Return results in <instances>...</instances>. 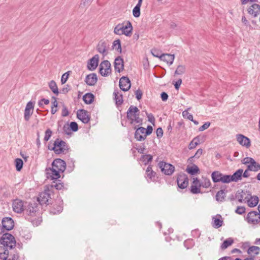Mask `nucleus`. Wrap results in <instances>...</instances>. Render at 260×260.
<instances>
[{
  "mask_svg": "<svg viewBox=\"0 0 260 260\" xmlns=\"http://www.w3.org/2000/svg\"><path fill=\"white\" fill-rule=\"evenodd\" d=\"M68 73L69 72H67L62 75L61 78V82L62 84H64L67 82L69 76V74Z\"/></svg>",
  "mask_w": 260,
  "mask_h": 260,
  "instance_id": "e2e57ef3",
  "label": "nucleus"
},
{
  "mask_svg": "<svg viewBox=\"0 0 260 260\" xmlns=\"http://www.w3.org/2000/svg\"><path fill=\"white\" fill-rule=\"evenodd\" d=\"M51 186L55 187V188L57 190H61L63 188L64 185L62 183L53 182V183L52 184Z\"/></svg>",
  "mask_w": 260,
  "mask_h": 260,
  "instance_id": "6e6d98bb",
  "label": "nucleus"
},
{
  "mask_svg": "<svg viewBox=\"0 0 260 260\" xmlns=\"http://www.w3.org/2000/svg\"><path fill=\"white\" fill-rule=\"evenodd\" d=\"M92 0H82L80 4V7H88L91 3Z\"/></svg>",
  "mask_w": 260,
  "mask_h": 260,
  "instance_id": "4d7b16f0",
  "label": "nucleus"
},
{
  "mask_svg": "<svg viewBox=\"0 0 260 260\" xmlns=\"http://www.w3.org/2000/svg\"><path fill=\"white\" fill-rule=\"evenodd\" d=\"M221 218V216L220 215H217L216 217H213L212 218L213 220V226L215 228H218L222 226L223 221L220 219Z\"/></svg>",
  "mask_w": 260,
  "mask_h": 260,
  "instance_id": "473e14b6",
  "label": "nucleus"
},
{
  "mask_svg": "<svg viewBox=\"0 0 260 260\" xmlns=\"http://www.w3.org/2000/svg\"><path fill=\"white\" fill-rule=\"evenodd\" d=\"M145 128L140 127L137 128L135 133V138L139 141H144L146 138Z\"/></svg>",
  "mask_w": 260,
  "mask_h": 260,
  "instance_id": "5701e85b",
  "label": "nucleus"
},
{
  "mask_svg": "<svg viewBox=\"0 0 260 260\" xmlns=\"http://www.w3.org/2000/svg\"><path fill=\"white\" fill-rule=\"evenodd\" d=\"M246 221L251 224H256L260 222V214L256 211L249 212L245 217Z\"/></svg>",
  "mask_w": 260,
  "mask_h": 260,
  "instance_id": "0eeeda50",
  "label": "nucleus"
},
{
  "mask_svg": "<svg viewBox=\"0 0 260 260\" xmlns=\"http://www.w3.org/2000/svg\"><path fill=\"white\" fill-rule=\"evenodd\" d=\"M70 128L73 132H77L78 129V124L76 122H71L70 123V126L68 125H64L63 129L64 132L66 134H68L69 133H68L67 131L69 130Z\"/></svg>",
  "mask_w": 260,
  "mask_h": 260,
  "instance_id": "c756f323",
  "label": "nucleus"
},
{
  "mask_svg": "<svg viewBox=\"0 0 260 260\" xmlns=\"http://www.w3.org/2000/svg\"><path fill=\"white\" fill-rule=\"evenodd\" d=\"M147 116L148 118V120L153 125H154L155 118L153 114L151 113H147Z\"/></svg>",
  "mask_w": 260,
  "mask_h": 260,
  "instance_id": "680f3d73",
  "label": "nucleus"
},
{
  "mask_svg": "<svg viewBox=\"0 0 260 260\" xmlns=\"http://www.w3.org/2000/svg\"><path fill=\"white\" fill-rule=\"evenodd\" d=\"M50 198L49 190H45L40 193L39 197L37 198V201L41 205L46 204H49L48 202Z\"/></svg>",
  "mask_w": 260,
  "mask_h": 260,
  "instance_id": "ddd939ff",
  "label": "nucleus"
},
{
  "mask_svg": "<svg viewBox=\"0 0 260 260\" xmlns=\"http://www.w3.org/2000/svg\"><path fill=\"white\" fill-rule=\"evenodd\" d=\"M49 87L54 94L56 95L58 94V89L56 82L54 80H52L49 83Z\"/></svg>",
  "mask_w": 260,
  "mask_h": 260,
  "instance_id": "4c0bfd02",
  "label": "nucleus"
},
{
  "mask_svg": "<svg viewBox=\"0 0 260 260\" xmlns=\"http://www.w3.org/2000/svg\"><path fill=\"white\" fill-rule=\"evenodd\" d=\"M248 196H250V194L249 193V192L244 191L240 189L238 190L236 193L235 198L237 199L240 203H242L243 201L246 202L247 199L248 198Z\"/></svg>",
  "mask_w": 260,
  "mask_h": 260,
  "instance_id": "6ab92c4d",
  "label": "nucleus"
},
{
  "mask_svg": "<svg viewBox=\"0 0 260 260\" xmlns=\"http://www.w3.org/2000/svg\"><path fill=\"white\" fill-rule=\"evenodd\" d=\"M114 68L116 72L120 73L124 69L123 59L120 57L118 56L114 60Z\"/></svg>",
  "mask_w": 260,
  "mask_h": 260,
  "instance_id": "b1692460",
  "label": "nucleus"
},
{
  "mask_svg": "<svg viewBox=\"0 0 260 260\" xmlns=\"http://www.w3.org/2000/svg\"><path fill=\"white\" fill-rule=\"evenodd\" d=\"M151 53L153 55V56L158 57L160 59V56H161L162 54H161V52L157 49H153L151 50Z\"/></svg>",
  "mask_w": 260,
  "mask_h": 260,
  "instance_id": "13d9d810",
  "label": "nucleus"
},
{
  "mask_svg": "<svg viewBox=\"0 0 260 260\" xmlns=\"http://www.w3.org/2000/svg\"><path fill=\"white\" fill-rule=\"evenodd\" d=\"M133 26L129 21H127L126 24L124 23L118 24L114 29V32L118 35H125L129 36L132 34Z\"/></svg>",
  "mask_w": 260,
  "mask_h": 260,
  "instance_id": "f03ea898",
  "label": "nucleus"
},
{
  "mask_svg": "<svg viewBox=\"0 0 260 260\" xmlns=\"http://www.w3.org/2000/svg\"><path fill=\"white\" fill-rule=\"evenodd\" d=\"M98 78L96 74L91 73L86 76L85 80L86 83L89 86H93L97 82Z\"/></svg>",
  "mask_w": 260,
  "mask_h": 260,
  "instance_id": "a878e982",
  "label": "nucleus"
},
{
  "mask_svg": "<svg viewBox=\"0 0 260 260\" xmlns=\"http://www.w3.org/2000/svg\"><path fill=\"white\" fill-rule=\"evenodd\" d=\"M94 96L91 93H86L83 96V100L86 104H90L92 103L94 100Z\"/></svg>",
  "mask_w": 260,
  "mask_h": 260,
  "instance_id": "e433bc0d",
  "label": "nucleus"
},
{
  "mask_svg": "<svg viewBox=\"0 0 260 260\" xmlns=\"http://www.w3.org/2000/svg\"><path fill=\"white\" fill-rule=\"evenodd\" d=\"M60 172L52 167V168L46 169V176L51 180H57L60 178Z\"/></svg>",
  "mask_w": 260,
  "mask_h": 260,
  "instance_id": "2eb2a0df",
  "label": "nucleus"
},
{
  "mask_svg": "<svg viewBox=\"0 0 260 260\" xmlns=\"http://www.w3.org/2000/svg\"><path fill=\"white\" fill-rule=\"evenodd\" d=\"M135 94L136 95L137 99L138 100H140L142 98L143 92L141 90L138 89L136 91Z\"/></svg>",
  "mask_w": 260,
  "mask_h": 260,
  "instance_id": "338daca9",
  "label": "nucleus"
},
{
  "mask_svg": "<svg viewBox=\"0 0 260 260\" xmlns=\"http://www.w3.org/2000/svg\"><path fill=\"white\" fill-rule=\"evenodd\" d=\"M234 242V240L232 238H229L225 240L222 245H221V248L222 249H225L227 248L229 246L231 245Z\"/></svg>",
  "mask_w": 260,
  "mask_h": 260,
  "instance_id": "79ce46f5",
  "label": "nucleus"
},
{
  "mask_svg": "<svg viewBox=\"0 0 260 260\" xmlns=\"http://www.w3.org/2000/svg\"><path fill=\"white\" fill-rule=\"evenodd\" d=\"M113 48H115V49L117 51H118L120 52H121V43H120V41L119 40H116L113 42Z\"/></svg>",
  "mask_w": 260,
  "mask_h": 260,
  "instance_id": "de8ad7c7",
  "label": "nucleus"
},
{
  "mask_svg": "<svg viewBox=\"0 0 260 260\" xmlns=\"http://www.w3.org/2000/svg\"><path fill=\"white\" fill-rule=\"evenodd\" d=\"M52 131L50 129L48 128L45 131V136L44 138V141H45V142L48 141L51 138V137L52 136Z\"/></svg>",
  "mask_w": 260,
  "mask_h": 260,
  "instance_id": "3c124183",
  "label": "nucleus"
},
{
  "mask_svg": "<svg viewBox=\"0 0 260 260\" xmlns=\"http://www.w3.org/2000/svg\"><path fill=\"white\" fill-rule=\"evenodd\" d=\"M211 185V182L209 179L207 178L203 177L202 180L201 182V187L202 186L204 188H208Z\"/></svg>",
  "mask_w": 260,
  "mask_h": 260,
  "instance_id": "a18cd8bd",
  "label": "nucleus"
},
{
  "mask_svg": "<svg viewBox=\"0 0 260 260\" xmlns=\"http://www.w3.org/2000/svg\"><path fill=\"white\" fill-rule=\"evenodd\" d=\"M222 174L218 171H214L212 173L211 177L214 182L221 181Z\"/></svg>",
  "mask_w": 260,
  "mask_h": 260,
  "instance_id": "72a5a7b5",
  "label": "nucleus"
},
{
  "mask_svg": "<svg viewBox=\"0 0 260 260\" xmlns=\"http://www.w3.org/2000/svg\"><path fill=\"white\" fill-rule=\"evenodd\" d=\"M52 166L54 168L62 173L66 169V162L60 158L55 159L52 163Z\"/></svg>",
  "mask_w": 260,
  "mask_h": 260,
  "instance_id": "4468645a",
  "label": "nucleus"
},
{
  "mask_svg": "<svg viewBox=\"0 0 260 260\" xmlns=\"http://www.w3.org/2000/svg\"><path fill=\"white\" fill-rule=\"evenodd\" d=\"M2 226L0 225V234L4 233L5 230L10 231L12 230L14 226L13 219L11 217H5L2 219Z\"/></svg>",
  "mask_w": 260,
  "mask_h": 260,
  "instance_id": "423d86ee",
  "label": "nucleus"
},
{
  "mask_svg": "<svg viewBox=\"0 0 260 260\" xmlns=\"http://www.w3.org/2000/svg\"><path fill=\"white\" fill-rule=\"evenodd\" d=\"M186 171L191 175H195L200 172L198 167L196 165H193L191 167H187Z\"/></svg>",
  "mask_w": 260,
  "mask_h": 260,
  "instance_id": "f704fd0d",
  "label": "nucleus"
},
{
  "mask_svg": "<svg viewBox=\"0 0 260 260\" xmlns=\"http://www.w3.org/2000/svg\"><path fill=\"white\" fill-rule=\"evenodd\" d=\"M245 212V208L243 206H238L236 210H235V212L238 214H242Z\"/></svg>",
  "mask_w": 260,
  "mask_h": 260,
  "instance_id": "bf43d9fd",
  "label": "nucleus"
},
{
  "mask_svg": "<svg viewBox=\"0 0 260 260\" xmlns=\"http://www.w3.org/2000/svg\"><path fill=\"white\" fill-rule=\"evenodd\" d=\"M16 170L20 171L23 167V161L21 158H16L15 160Z\"/></svg>",
  "mask_w": 260,
  "mask_h": 260,
  "instance_id": "49530a36",
  "label": "nucleus"
},
{
  "mask_svg": "<svg viewBox=\"0 0 260 260\" xmlns=\"http://www.w3.org/2000/svg\"><path fill=\"white\" fill-rule=\"evenodd\" d=\"M146 178H149L151 180L154 177L155 173L152 170V167L149 166L146 170Z\"/></svg>",
  "mask_w": 260,
  "mask_h": 260,
  "instance_id": "58836bf2",
  "label": "nucleus"
},
{
  "mask_svg": "<svg viewBox=\"0 0 260 260\" xmlns=\"http://www.w3.org/2000/svg\"><path fill=\"white\" fill-rule=\"evenodd\" d=\"M236 139L241 145L245 146L246 148H249L250 146V139L245 136L242 134H237L236 135Z\"/></svg>",
  "mask_w": 260,
  "mask_h": 260,
  "instance_id": "a211bd4d",
  "label": "nucleus"
},
{
  "mask_svg": "<svg viewBox=\"0 0 260 260\" xmlns=\"http://www.w3.org/2000/svg\"><path fill=\"white\" fill-rule=\"evenodd\" d=\"M186 68L183 65H179L175 72V75H182L184 74L185 72Z\"/></svg>",
  "mask_w": 260,
  "mask_h": 260,
  "instance_id": "c03bdc74",
  "label": "nucleus"
},
{
  "mask_svg": "<svg viewBox=\"0 0 260 260\" xmlns=\"http://www.w3.org/2000/svg\"><path fill=\"white\" fill-rule=\"evenodd\" d=\"M77 116L78 119L84 123H87L90 120V116L88 114V112L85 110L81 109L78 110Z\"/></svg>",
  "mask_w": 260,
  "mask_h": 260,
  "instance_id": "412c9836",
  "label": "nucleus"
},
{
  "mask_svg": "<svg viewBox=\"0 0 260 260\" xmlns=\"http://www.w3.org/2000/svg\"><path fill=\"white\" fill-rule=\"evenodd\" d=\"M253 158L251 157H247L244 158L242 160V162L245 165H250L252 161H253Z\"/></svg>",
  "mask_w": 260,
  "mask_h": 260,
  "instance_id": "69168bd1",
  "label": "nucleus"
},
{
  "mask_svg": "<svg viewBox=\"0 0 260 260\" xmlns=\"http://www.w3.org/2000/svg\"><path fill=\"white\" fill-rule=\"evenodd\" d=\"M53 145L52 150H53L55 153L57 154L65 153L68 150V146L67 145L66 143L58 139H57L54 141Z\"/></svg>",
  "mask_w": 260,
  "mask_h": 260,
  "instance_id": "39448f33",
  "label": "nucleus"
},
{
  "mask_svg": "<svg viewBox=\"0 0 260 260\" xmlns=\"http://www.w3.org/2000/svg\"><path fill=\"white\" fill-rule=\"evenodd\" d=\"M247 11L249 15L255 18L260 13V5L257 4H253L249 7Z\"/></svg>",
  "mask_w": 260,
  "mask_h": 260,
  "instance_id": "aec40b11",
  "label": "nucleus"
},
{
  "mask_svg": "<svg viewBox=\"0 0 260 260\" xmlns=\"http://www.w3.org/2000/svg\"><path fill=\"white\" fill-rule=\"evenodd\" d=\"M40 206L36 203H29L26 209V219L34 226H38L42 221Z\"/></svg>",
  "mask_w": 260,
  "mask_h": 260,
  "instance_id": "f257e3e1",
  "label": "nucleus"
},
{
  "mask_svg": "<svg viewBox=\"0 0 260 260\" xmlns=\"http://www.w3.org/2000/svg\"><path fill=\"white\" fill-rule=\"evenodd\" d=\"M199 139L198 137L194 138L189 144V149L191 150L194 148L197 145L199 144Z\"/></svg>",
  "mask_w": 260,
  "mask_h": 260,
  "instance_id": "37998d69",
  "label": "nucleus"
},
{
  "mask_svg": "<svg viewBox=\"0 0 260 260\" xmlns=\"http://www.w3.org/2000/svg\"><path fill=\"white\" fill-rule=\"evenodd\" d=\"M13 209L17 213H22L24 211L23 202L20 200H15L13 203Z\"/></svg>",
  "mask_w": 260,
  "mask_h": 260,
  "instance_id": "4be33fe9",
  "label": "nucleus"
},
{
  "mask_svg": "<svg viewBox=\"0 0 260 260\" xmlns=\"http://www.w3.org/2000/svg\"><path fill=\"white\" fill-rule=\"evenodd\" d=\"M111 64L108 60H104L100 65V73L103 76H107L111 73Z\"/></svg>",
  "mask_w": 260,
  "mask_h": 260,
  "instance_id": "9b49d317",
  "label": "nucleus"
},
{
  "mask_svg": "<svg viewBox=\"0 0 260 260\" xmlns=\"http://www.w3.org/2000/svg\"><path fill=\"white\" fill-rule=\"evenodd\" d=\"M1 244L3 245L1 247H5L6 249H11L16 246V241L14 237L9 234H4L1 238L0 240Z\"/></svg>",
  "mask_w": 260,
  "mask_h": 260,
  "instance_id": "7ed1b4c3",
  "label": "nucleus"
},
{
  "mask_svg": "<svg viewBox=\"0 0 260 260\" xmlns=\"http://www.w3.org/2000/svg\"><path fill=\"white\" fill-rule=\"evenodd\" d=\"M113 94L115 96L116 104L117 105H121L123 103L122 95L121 94H119L118 92H116L115 91L114 92Z\"/></svg>",
  "mask_w": 260,
  "mask_h": 260,
  "instance_id": "ea45409f",
  "label": "nucleus"
},
{
  "mask_svg": "<svg viewBox=\"0 0 260 260\" xmlns=\"http://www.w3.org/2000/svg\"><path fill=\"white\" fill-rule=\"evenodd\" d=\"M231 177L230 175H223L222 174L221 182L224 183H228L232 182Z\"/></svg>",
  "mask_w": 260,
  "mask_h": 260,
  "instance_id": "8fccbe9b",
  "label": "nucleus"
},
{
  "mask_svg": "<svg viewBox=\"0 0 260 260\" xmlns=\"http://www.w3.org/2000/svg\"><path fill=\"white\" fill-rule=\"evenodd\" d=\"M34 108V104L31 102H28L24 110V118L26 121H28L30 116L32 114Z\"/></svg>",
  "mask_w": 260,
  "mask_h": 260,
  "instance_id": "f3484780",
  "label": "nucleus"
},
{
  "mask_svg": "<svg viewBox=\"0 0 260 260\" xmlns=\"http://www.w3.org/2000/svg\"><path fill=\"white\" fill-rule=\"evenodd\" d=\"M247 168L248 170H250L251 171L257 172L260 170V164L256 162L253 159L251 163L247 165Z\"/></svg>",
  "mask_w": 260,
  "mask_h": 260,
  "instance_id": "2f4dec72",
  "label": "nucleus"
},
{
  "mask_svg": "<svg viewBox=\"0 0 260 260\" xmlns=\"http://www.w3.org/2000/svg\"><path fill=\"white\" fill-rule=\"evenodd\" d=\"M177 183L178 187L181 189L186 188L188 185V178L184 173H179L177 178Z\"/></svg>",
  "mask_w": 260,
  "mask_h": 260,
  "instance_id": "9d476101",
  "label": "nucleus"
},
{
  "mask_svg": "<svg viewBox=\"0 0 260 260\" xmlns=\"http://www.w3.org/2000/svg\"><path fill=\"white\" fill-rule=\"evenodd\" d=\"M131 86V81L128 77L123 76L120 79L119 87L122 90L124 91H128L130 89Z\"/></svg>",
  "mask_w": 260,
  "mask_h": 260,
  "instance_id": "dca6fc26",
  "label": "nucleus"
},
{
  "mask_svg": "<svg viewBox=\"0 0 260 260\" xmlns=\"http://www.w3.org/2000/svg\"><path fill=\"white\" fill-rule=\"evenodd\" d=\"M174 55L170 54H162L160 56V59L164 62H167L168 64L171 65L174 60Z\"/></svg>",
  "mask_w": 260,
  "mask_h": 260,
  "instance_id": "cd10ccee",
  "label": "nucleus"
},
{
  "mask_svg": "<svg viewBox=\"0 0 260 260\" xmlns=\"http://www.w3.org/2000/svg\"><path fill=\"white\" fill-rule=\"evenodd\" d=\"M127 118L131 123H141L142 120L139 117V110L134 106H131L127 111Z\"/></svg>",
  "mask_w": 260,
  "mask_h": 260,
  "instance_id": "20e7f679",
  "label": "nucleus"
},
{
  "mask_svg": "<svg viewBox=\"0 0 260 260\" xmlns=\"http://www.w3.org/2000/svg\"><path fill=\"white\" fill-rule=\"evenodd\" d=\"M259 251L260 248L259 247L252 246L248 248L247 252L249 254H254L257 255L259 253Z\"/></svg>",
  "mask_w": 260,
  "mask_h": 260,
  "instance_id": "a19ab883",
  "label": "nucleus"
},
{
  "mask_svg": "<svg viewBox=\"0 0 260 260\" xmlns=\"http://www.w3.org/2000/svg\"><path fill=\"white\" fill-rule=\"evenodd\" d=\"M63 201L60 198L55 200V203L51 207L50 212L52 214L60 213L62 210Z\"/></svg>",
  "mask_w": 260,
  "mask_h": 260,
  "instance_id": "f8f14e48",
  "label": "nucleus"
},
{
  "mask_svg": "<svg viewBox=\"0 0 260 260\" xmlns=\"http://www.w3.org/2000/svg\"><path fill=\"white\" fill-rule=\"evenodd\" d=\"M182 115L184 118H187L190 121H193V115L189 113L187 111L185 110L182 112Z\"/></svg>",
  "mask_w": 260,
  "mask_h": 260,
  "instance_id": "864d4df0",
  "label": "nucleus"
},
{
  "mask_svg": "<svg viewBox=\"0 0 260 260\" xmlns=\"http://www.w3.org/2000/svg\"><path fill=\"white\" fill-rule=\"evenodd\" d=\"M49 101L47 99H42L38 102V105L40 107H43L44 105H48Z\"/></svg>",
  "mask_w": 260,
  "mask_h": 260,
  "instance_id": "052dcab7",
  "label": "nucleus"
},
{
  "mask_svg": "<svg viewBox=\"0 0 260 260\" xmlns=\"http://www.w3.org/2000/svg\"><path fill=\"white\" fill-rule=\"evenodd\" d=\"M156 135L158 138H161L163 135V130L161 127H158L156 129Z\"/></svg>",
  "mask_w": 260,
  "mask_h": 260,
  "instance_id": "774afa93",
  "label": "nucleus"
},
{
  "mask_svg": "<svg viewBox=\"0 0 260 260\" xmlns=\"http://www.w3.org/2000/svg\"><path fill=\"white\" fill-rule=\"evenodd\" d=\"M190 191L192 193L197 194L201 192L200 187L198 186H191Z\"/></svg>",
  "mask_w": 260,
  "mask_h": 260,
  "instance_id": "5fc2aeb1",
  "label": "nucleus"
},
{
  "mask_svg": "<svg viewBox=\"0 0 260 260\" xmlns=\"http://www.w3.org/2000/svg\"><path fill=\"white\" fill-rule=\"evenodd\" d=\"M17 254H9L8 249L5 247H0V258L3 260H17L18 258Z\"/></svg>",
  "mask_w": 260,
  "mask_h": 260,
  "instance_id": "6e6552de",
  "label": "nucleus"
},
{
  "mask_svg": "<svg viewBox=\"0 0 260 260\" xmlns=\"http://www.w3.org/2000/svg\"><path fill=\"white\" fill-rule=\"evenodd\" d=\"M210 122H205L203 125H202L201 127H199V131L202 132L206 129H207L210 125Z\"/></svg>",
  "mask_w": 260,
  "mask_h": 260,
  "instance_id": "0e129e2a",
  "label": "nucleus"
},
{
  "mask_svg": "<svg viewBox=\"0 0 260 260\" xmlns=\"http://www.w3.org/2000/svg\"><path fill=\"white\" fill-rule=\"evenodd\" d=\"M243 174V170L239 169L237 171H236L232 175H231V180L234 182H237L238 180H240L242 178Z\"/></svg>",
  "mask_w": 260,
  "mask_h": 260,
  "instance_id": "7c9ffc66",
  "label": "nucleus"
},
{
  "mask_svg": "<svg viewBox=\"0 0 260 260\" xmlns=\"http://www.w3.org/2000/svg\"><path fill=\"white\" fill-rule=\"evenodd\" d=\"M158 166L161 172L167 175H171L175 171V167L173 165L164 161L159 162Z\"/></svg>",
  "mask_w": 260,
  "mask_h": 260,
  "instance_id": "1a4fd4ad",
  "label": "nucleus"
},
{
  "mask_svg": "<svg viewBox=\"0 0 260 260\" xmlns=\"http://www.w3.org/2000/svg\"><path fill=\"white\" fill-rule=\"evenodd\" d=\"M246 202L247 203L248 206L253 207L257 205L258 203V198L256 196H248V198L247 199Z\"/></svg>",
  "mask_w": 260,
  "mask_h": 260,
  "instance_id": "c85d7f7f",
  "label": "nucleus"
},
{
  "mask_svg": "<svg viewBox=\"0 0 260 260\" xmlns=\"http://www.w3.org/2000/svg\"><path fill=\"white\" fill-rule=\"evenodd\" d=\"M96 50L99 53L102 54L104 56L107 55V43L105 41L101 40L96 46Z\"/></svg>",
  "mask_w": 260,
  "mask_h": 260,
  "instance_id": "bb28decb",
  "label": "nucleus"
},
{
  "mask_svg": "<svg viewBox=\"0 0 260 260\" xmlns=\"http://www.w3.org/2000/svg\"><path fill=\"white\" fill-rule=\"evenodd\" d=\"M140 8L135 6L133 10V14L135 17H139L140 16Z\"/></svg>",
  "mask_w": 260,
  "mask_h": 260,
  "instance_id": "603ef678",
  "label": "nucleus"
},
{
  "mask_svg": "<svg viewBox=\"0 0 260 260\" xmlns=\"http://www.w3.org/2000/svg\"><path fill=\"white\" fill-rule=\"evenodd\" d=\"M99 56L98 54L94 55L88 63L87 68L90 71L94 70L98 65Z\"/></svg>",
  "mask_w": 260,
  "mask_h": 260,
  "instance_id": "393cba45",
  "label": "nucleus"
},
{
  "mask_svg": "<svg viewBox=\"0 0 260 260\" xmlns=\"http://www.w3.org/2000/svg\"><path fill=\"white\" fill-rule=\"evenodd\" d=\"M226 192L225 190L221 189L218 191L216 194V200L218 202H222L224 201Z\"/></svg>",
  "mask_w": 260,
  "mask_h": 260,
  "instance_id": "c9c22d12",
  "label": "nucleus"
},
{
  "mask_svg": "<svg viewBox=\"0 0 260 260\" xmlns=\"http://www.w3.org/2000/svg\"><path fill=\"white\" fill-rule=\"evenodd\" d=\"M141 160L145 162V164H147L152 161V156L150 154L144 155L142 156Z\"/></svg>",
  "mask_w": 260,
  "mask_h": 260,
  "instance_id": "09e8293b",
  "label": "nucleus"
}]
</instances>
